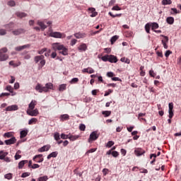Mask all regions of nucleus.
Returning a JSON list of instances; mask_svg holds the SVG:
<instances>
[{
	"instance_id": "1",
	"label": "nucleus",
	"mask_w": 181,
	"mask_h": 181,
	"mask_svg": "<svg viewBox=\"0 0 181 181\" xmlns=\"http://www.w3.org/2000/svg\"><path fill=\"white\" fill-rule=\"evenodd\" d=\"M53 88V83H47L45 84V86H42L40 83H37L35 86L36 91L38 93H47L49 90H52Z\"/></svg>"
},
{
	"instance_id": "2",
	"label": "nucleus",
	"mask_w": 181,
	"mask_h": 181,
	"mask_svg": "<svg viewBox=\"0 0 181 181\" xmlns=\"http://www.w3.org/2000/svg\"><path fill=\"white\" fill-rule=\"evenodd\" d=\"M8 52V49L6 47H4L0 49V62H5L9 59V55L6 54Z\"/></svg>"
},
{
	"instance_id": "3",
	"label": "nucleus",
	"mask_w": 181,
	"mask_h": 181,
	"mask_svg": "<svg viewBox=\"0 0 181 181\" xmlns=\"http://www.w3.org/2000/svg\"><path fill=\"white\" fill-rule=\"evenodd\" d=\"M33 160H34V162H36L37 163H42V162H43L44 160L43 155L38 154L35 156L33 158Z\"/></svg>"
},
{
	"instance_id": "4",
	"label": "nucleus",
	"mask_w": 181,
	"mask_h": 181,
	"mask_svg": "<svg viewBox=\"0 0 181 181\" xmlns=\"http://www.w3.org/2000/svg\"><path fill=\"white\" fill-rule=\"evenodd\" d=\"M27 114L30 117H37V115H39V110L37 109L28 110Z\"/></svg>"
},
{
	"instance_id": "5",
	"label": "nucleus",
	"mask_w": 181,
	"mask_h": 181,
	"mask_svg": "<svg viewBox=\"0 0 181 181\" xmlns=\"http://www.w3.org/2000/svg\"><path fill=\"white\" fill-rule=\"evenodd\" d=\"M57 49L58 50H59V53H61L64 56H67V54H69V49H67V48L63 46H58Z\"/></svg>"
},
{
	"instance_id": "6",
	"label": "nucleus",
	"mask_w": 181,
	"mask_h": 181,
	"mask_svg": "<svg viewBox=\"0 0 181 181\" xmlns=\"http://www.w3.org/2000/svg\"><path fill=\"white\" fill-rule=\"evenodd\" d=\"M99 136H100L98 134H97V132L96 131L93 132L90 134V136H89V139H88V142H90V141H97V139H98Z\"/></svg>"
},
{
	"instance_id": "7",
	"label": "nucleus",
	"mask_w": 181,
	"mask_h": 181,
	"mask_svg": "<svg viewBox=\"0 0 181 181\" xmlns=\"http://www.w3.org/2000/svg\"><path fill=\"white\" fill-rule=\"evenodd\" d=\"M49 36L51 37H55L56 39H62V36H63V35L59 32H52L49 33Z\"/></svg>"
},
{
	"instance_id": "8",
	"label": "nucleus",
	"mask_w": 181,
	"mask_h": 181,
	"mask_svg": "<svg viewBox=\"0 0 181 181\" xmlns=\"http://www.w3.org/2000/svg\"><path fill=\"white\" fill-rule=\"evenodd\" d=\"M88 11H89L90 13H91L90 15V18H95V16H97V15H98V13L97 11H95V8L90 7L88 8Z\"/></svg>"
},
{
	"instance_id": "9",
	"label": "nucleus",
	"mask_w": 181,
	"mask_h": 181,
	"mask_svg": "<svg viewBox=\"0 0 181 181\" xmlns=\"http://www.w3.org/2000/svg\"><path fill=\"white\" fill-rule=\"evenodd\" d=\"M134 153L136 156H141V155H144L145 153V150L138 148L134 150Z\"/></svg>"
},
{
	"instance_id": "10",
	"label": "nucleus",
	"mask_w": 181,
	"mask_h": 181,
	"mask_svg": "<svg viewBox=\"0 0 181 181\" xmlns=\"http://www.w3.org/2000/svg\"><path fill=\"white\" fill-rule=\"evenodd\" d=\"M19 110V107H18L17 105H12L10 106H8L6 108V111H18Z\"/></svg>"
},
{
	"instance_id": "11",
	"label": "nucleus",
	"mask_w": 181,
	"mask_h": 181,
	"mask_svg": "<svg viewBox=\"0 0 181 181\" xmlns=\"http://www.w3.org/2000/svg\"><path fill=\"white\" fill-rule=\"evenodd\" d=\"M16 138L11 137L10 139L5 140L4 143L6 145H13V144H16Z\"/></svg>"
},
{
	"instance_id": "12",
	"label": "nucleus",
	"mask_w": 181,
	"mask_h": 181,
	"mask_svg": "<svg viewBox=\"0 0 181 181\" xmlns=\"http://www.w3.org/2000/svg\"><path fill=\"white\" fill-rule=\"evenodd\" d=\"M25 33V30L23 28H18L12 32L13 35L15 36H19V35H22V33Z\"/></svg>"
},
{
	"instance_id": "13",
	"label": "nucleus",
	"mask_w": 181,
	"mask_h": 181,
	"mask_svg": "<svg viewBox=\"0 0 181 181\" xmlns=\"http://www.w3.org/2000/svg\"><path fill=\"white\" fill-rule=\"evenodd\" d=\"M16 16L17 18H20V19H22L23 18H26V16H28V14L23 12L17 11L16 13Z\"/></svg>"
},
{
	"instance_id": "14",
	"label": "nucleus",
	"mask_w": 181,
	"mask_h": 181,
	"mask_svg": "<svg viewBox=\"0 0 181 181\" xmlns=\"http://www.w3.org/2000/svg\"><path fill=\"white\" fill-rule=\"evenodd\" d=\"M50 149V145H45L38 149V152H46Z\"/></svg>"
},
{
	"instance_id": "15",
	"label": "nucleus",
	"mask_w": 181,
	"mask_h": 181,
	"mask_svg": "<svg viewBox=\"0 0 181 181\" xmlns=\"http://www.w3.org/2000/svg\"><path fill=\"white\" fill-rule=\"evenodd\" d=\"M37 104V102L36 100H32L30 103L28 105V110H35V107H36Z\"/></svg>"
},
{
	"instance_id": "16",
	"label": "nucleus",
	"mask_w": 181,
	"mask_h": 181,
	"mask_svg": "<svg viewBox=\"0 0 181 181\" xmlns=\"http://www.w3.org/2000/svg\"><path fill=\"white\" fill-rule=\"evenodd\" d=\"M109 62L110 63H117L118 59H117V57L114 55H109Z\"/></svg>"
},
{
	"instance_id": "17",
	"label": "nucleus",
	"mask_w": 181,
	"mask_h": 181,
	"mask_svg": "<svg viewBox=\"0 0 181 181\" xmlns=\"http://www.w3.org/2000/svg\"><path fill=\"white\" fill-rule=\"evenodd\" d=\"M29 162L28 160H23L18 163V169H23L25 163Z\"/></svg>"
},
{
	"instance_id": "18",
	"label": "nucleus",
	"mask_w": 181,
	"mask_h": 181,
	"mask_svg": "<svg viewBox=\"0 0 181 181\" xmlns=\"http://www.w3.org/2000/svg\"><path fill=\"white\" fill-rule=\"evenodd\" d=\"M8 155V152H4V151H0V159L1 160H4L6 156Z\"/></svg>"
},
{
	"instance_id": "19",
	"label": "nucleus",
	"mask_w": 181,
	"mask_h": 181,
	"mask_svg": "<svg viewBox=\"0 0 181 181\" xmlns=\"http://www.w3.org/2000/svg\"><path fill=\"white\" fill-rule=\"evenodd\" d=\"M74 36L76 37V39H83V37H86V34L77 33L74 34Z\"/></svg>"
},
{
	"instance_id": "20",
	"label": "nucleus",
	"mask_w": 181,
	"mask_h": 181,
	"mask_svg": "<svg viewBox=\"0 0 181 181\" xmlns=\"http://www.w3.org/2000/svg\"><path fill=\"white\" fill-rule=\"evenodd\" d=\"M166 22L167 23H168V25H173L175 22V18L173 17H168L166 19Z\"/></svg>"
},
{
	"instance_id": "21",
	"label": "nucleus",
	"mask_w": 181,
	"mask_h": 181,
	"mask_svg": "<svg viewBox=\"0 0 181 181\" xmlns=\"http://www.w3.org/2000/svg\"><path fill=\"white\" fill-rule=\"evenodd\" d=\"M43 59H45V56L43 55L36 56L35 57V63H39L40 60H43Z\"/></svg>"
},
{
	"instance_id": "22",
	"label": "nucleus",
	"mask_w": 181,
	"mask_h": 181,
	"mask_svg": "<svg viewBox=\"0 0 181 181\" xmlns=\"http://www.w3.org/2000/svg\"><path fill=\"white\" fill-rule=\"evenodd\" d=\"M150 26L152 30H155V29H158L159 28V24H158L157 23H150Z\"/></svg>"
},
{
	"instance_id": "23",
	"label": "nucleus",
	"mask_w": 181,
	"mask_h": 181,
	"mask_svg": "<svg viewBox=\"0 0 181 181\" xmlns=\"http://www.w3.org/2000/svg\"><path fill=\"white\" fill-rule=\"evenodd\" d=\"M37 25L39 26H40V28L42 30H45V29H46V28H47V26L46 25H45V23L42 22V21H37Z\"/></svg>"
},
{
	"instance_id": "24",
	"label": "nucleus",
	"mask_w": 181,
	"mask_h": 181,
	"mask_svg": "<svg viewBox=\"0 0 181 181\" xmlns=\"http://www.w3.org/2000/svg\"><path fill=\"white\" fill-rule=\"evenodd\" d=\"M59 153L57 151H54L47 156V159H50L51 158H56Z\"/></svg>"
},
{
	"instance_id": "25",
	"label": "nucleus",
	"mask_w": 181,
	"mask_h": 181,
	"mask_svg": "<svg viewBox=\"0 0 181 181\" xmlns=\"http://www.w3.org/2000/svg\"><path fill=\"white\" fill-rule=\"evenodd\" d=\"M28 135V130H22L20 132V138H25Z\"/></svg>"
},
{
	"instance_id": "26",
	"label": "nucleus",
	"mask_w": 181,
	"mask_h": 181,
	"mask_svg": "<svg viewBox=\"0 0 181 181\" xmlns=\"http://www.w3.org/2000/svg\"><path fill=\"white\" fill-rule=\"evenodd\" d=\"M37 122V119L33 117L28 122V125H33V124H36Z\"/></svg>"
},
{
	"instance_id": "27",
	"label": "nucleus",
	"mask_w": 181,
	"mask_h": 181,
	"mask_svg": "<svg viewBox=\"0 0 181 181\" xmlns=\"http://www.w3.org/2000/svg\"><path fill=\"white\" fill-rule=\"evenodd\" d=\"M78 138H80V136L78 135H71L69 136V139H70V141H76Z\"/></svg>"
},
{
	"instance_id": "28",
	"label": "nucleus",
	"mask_w": 181,
	"mask_h": 181,
	"mask_svg": "<svg viewBox=\"0 0 181 181\" xmlns=\"http://www.w3.org/2000/svg\"><path fill=\"white\" fill-rule=\"evenodd\" d=\"M61 121H67L69 119L70 117L69 115H61Z\"/></svg>"
},
{
	"instance_id": "29",
	"label": "nucleus",
	"mask_w": 181,
	"mask_h": 181,
	"mask_svg": "<svg viewBox=\"0 0 181 181\" xmlns=\"http://www.w3.org/2000/svg\"><path fill=\"white\" fill-rule=\"evenodd\" d=\"M118 35H114L113 37H112L110 39L111 45H114V43H115V42L118 40Z\"/></svg>"
},
{
	"instance_id": "30",
	"label": "nucleus",
	"mask_w": 181,
	"mask_h": 181,
	"mask_svg": "<svg viewBox=\"0 0 181 181\" xmlns=\"http://www.w3.org/2000/svg\"><path fill=\"white\" fill-rule=\"evenodd\" d=\"M4 138H13V134L12 132H6L4 134Z\"/></svg>"
},
{
	"instance_id": "31",
	"label": "nucleus",
	"mask_w": 181,
	"mask_h": 181,
	"mask_svg": "<svg viewBox=\"0 0 181 181\" xmlns=\"http://www.w3.org/2000/svg\"><path fill=\"white\" fill-rule=\"evenodd\" d=\"M145 30L146 32L147 33H149L150 30H151V23H148L146 25H145Z\"/></svg>"
},
{
	"instance_id": "32",
	"label": "nucleus",
	"mask_w": 181,
	"mask_h": 181,
	"mask_svg": "<svg viewBox=\"0 0 181 181\" xmlns=\"http://www.w3.org/2000/svg\"><path fill=\"white\" fill-rule=\"evenodd\" d=\"M66 87H67L66 84H62V85L59 86V91H64V90H66Z\"/></svg>"
},
{
	"instance_id": "33",
	"label": "nucleus",
	"mask_w": 181,
	"mask_h": 181,
	"mask_svg": "<svg viewBox=\"0 0 181 181\" xmlns=\"http://www.w3.org/2000/svg\"><path fill=\"white\" fill-rule=\"evenodd\" d=\"M49 180V177L47 175L40 177L38 178V181H47Z\"/></svg>"
},
{
	"instance_id": "34",
	"label": "nucleus",
	"mask_w": 181,
	"mask_h": 181,
	"mask_svg": "<svg viewBox=\"0 0 181 181\" xmlns=\"http://www.w3.org/2000/svg\"><path fill=\"white\" fill-rule=\"evenodd\" d=\"M54 138L55 141H60V134H59V132L54 133Z\"/></svg>"
},
{
	"instance_id": "35",
	"label": "nucleus",
	"mask_w": 181,
	"mask_h": 181,
	"mask_svg": "<svg viewBox=\"0 0 181 181\" xmlns=\"http://www.w3.org/2000/svg\"><path fill=\"white\" fill-rule=\"evenodd\" d=\"M103 115H105V117H110L111 115V111H103L102 112Z\"/></svg>"
},
{
	"instance_id": "36",
	"label": "nucleus",
	"mask_w": 181,
	"mask_h": 181,
	"mask_svg": "<svg viewBox=\"0 0 181 181\" xmlns=\"http://www.w3.org/2000/svg\"><path fill=\"white\" fill-rule=\"evenodd\" d=\"M70 84H76L78 83V78H74L69 81Z\"/></svg>"
},
{
	"instance_id": "37",
	"label": "nucleus",
	"mask_w": 181,
	"mask_h": 181,
	"mask_svg": "<svg viewBox=\"0 0 181 181\" xmlns=\"http://www.w3.org/2000/svg\"><path fill=\"white\" fill-rule=\"evenodd\" d=\"M163 5H170L172 4V0H163Z\"/></svg>"
},
{
	"instance_id": "38",
	"label": "nucleus",
	"mask_w": 181,
	"mask_h": 181,
	"mask_svg": "<svg viewBox=\"0 0 181 181\" xmlns=\"http://www.w3.org/2000/svg\"><path fill=\"white\" fill-rule=\"evenodd\" d=\"M78 49L79 52H86V50H87V46H79Z\"/></svg>"
},
{
	"instance_id": "39",
	"label": "nucleus",
	"mask_w": 181,
	"mask_h": 181,
	"mask_svg": "<svg viewBox=\"0 0 181 181\" xmlns=\"http://www.w3.org/2000/svg\"><path fill=\"white\" fill-rule=\"evenodd\" d=\"M120 61H122L123 63H127V64H129L130 63L129 59L125 57L121 58Z\"/></svg>"
},
{
	"instance_id": "40",
	"label": "nucleus",
	"mask_w": 181,
	"mask_h": 181,
	"mask_svg": "<svg viewBox=\"0 0 181 181\" xmlns=\"http://www.w3.org/2000/svg\"><path fill=\"white\" fill-rule=\"evenodd\" d=\"M113 90L112 89H108L107 91L105 92V97H107L108 95H110V94L112 93H113Z\"/></svg>"
},
{
	"instance_id": "41",
	"label": "nucleus",
	"mask_w": 181,
	"mask_h": 181,
	"mask_svg": "<svg viewBox=\"0 0 181 181\" xmlns=\"http://www.w3.org/2000/svg\"><path fill=\"white\" fill-rule=\"evenodd\" d=\"M5 179H7L8 180H11L12 179V173H8L4 175Z\"/></svg>"
},
{
	"instance_id": "42",
	"label": "nucleus",
	"mask_w": 181,
	"mask_h": 181,
	"mask_svg": "<svg viewBox=\"0 0 181 181\" xmlns=\"http://www.w3.org/2000/svg\"><path fill=\"white\" fill-rule=\"evenodd\" d=\"M109 57L110 55H105L102 57L101 59L103 60V62H109Z\"/></svg>"
},
{
	"instance_id": "43",
	"label": "nucleus",
	"mask_w": 181,
	"mask_h": 181,
	"mask_svg": "<svg viewBox=\"0 0 181 181\" xmlns=\"http://www.w3.org/2000/svg\"><path fill=\"white\" fill-rule=\"evenodd\" d=\"M169 39L168 37H165L164 39L162 40V43L163 46H166V43H168Z\"/></svg>"
},
{
	"instance_id": "44",
	"label": "nucleus",
	"mask_w": 181,
	"mask_h": 181,
	"mask_svg": "<svg viewBox=\"0 0 181 181\" xmlns=\"http://www.w3.org/2000/svg\"><path fill=\"white\" fill-rule=\"evenodd\" d=\"M7 5H8V6H15L16 4L15 3V1L11 0L7 3Z\"/></svg>"
},
{
	"instance_id": "45",
	"label": "nucleus",
	"mask_w": 181,
	"mask_h": 181,
	"mask_svg": "<svg viewBox=\"0 0 181 181\" xmlns=\"http://www.w3.org/2000/svg\"><path fill=\"white\" fill-rule=\"evenodd\" d=\"M95 151H97V148H91L86 153V155H88V153H94Z\"/></svg>"
},
{
	"instance_id": "46",
	"label": "nucleus",
	"mask_w": 181,
	"mask_h": 181,
	"mask_svg": "<svg viewBox=\"0 0 181 181\" xmlns=\"http://www.w3.org/2000/svg\"><path fill=\"white\" fill-rule=\"evenodd\" d=\"M114 144H115L114 141H110L107 142L106 146H107V148H111V146H112L114 145Z\"/></svg>"
},
{
	"instance_id": "47",
	"label": "nucleus",
	"mask_w": 181,
	"mask_h": 181,
	"mask_svg": "<svg viewBox=\"0 0 181 181\" xmlns=\"http://www.w3.org/2000/svg\"><path fill=\"white\" fill-rule=\"evenodd\" d=\"M80 131H86V124H81L79 126Z\"/></svg>"
},
{
	"instance_id": "48",
	"label": "nucleus",
	"mask_w": 181,
	"mask_h": 181,
	"mask_svg": "<svg viewBox=\"0 0 181 181\" xmlns=\"http://www.w3.org/2000/svg\"><path fill=\"white\" fill-rule=\"evenodd\" d=\"M112 155L114 158H118L119 153H118V151H112Z\"/></svg>"
},
{
	"instance_id": "49",
	"label": "nucleus",
	"mask_w": 181,
	"mask_h": 181,
	"mask_svg": "<svg viewBox=\"0 0 181 181\" xmlns=\"http://www.w3.org/2000/svg\"><path fill=\"white\" fill-rule=\"evenodd\" d=\"M6 35V30L4 29H0V36H4Z\"/></svg>"
},
{
	"instance_id": "50",
	"label": "nucleus",
	"mask_w": 181,
	"mask_h": 181,
	"mask_svg": "<svg viewBox=\"0 0 181 181\" xmlns=\"http://www.w3.org/2000/svg\"><path fill=\"white\" fill-rule=\"evenodd\" d=\"M6 90H7V91H9L10 93H13V88H12V86H7Z\"/></svg>"
},
{
	"instance_id": "51",
	"label": "nucleus",
	"mask_w": 181,
	"mask_h": 181,
	"mask_svg": "<svg viewBox=\"0 0 181 181\" xmlns=\"http://www.w3.org/2000/svg\"><path fill=\"white\" fill-rule=\"evenodd\" d=\"M12 26H13V23H10L9 24H6L5 25V28L6 29H11V28H12Z\"/></svg>"
},
{
	"instance_id": "52",
	"label": "nucleus",
	"mask_w": 181,
	"mask_h": 181,
	"mask_svg": "<svg viewBox=\"0 0 181 181\" xmlns=\"http://www.w3.org/2000/svg\"><path fill=\"white\" fill-rule=\"evenodd\" d=\"M28 176H30V173H23L21 175V177H28Z\"/></svg>"
},
{
	"instance_id": "53",
	"label": "nucleus",
	"mask_w": 181,
	"mask_h": 181,
	"mask_svg": "<svg viewBox=\"0 0 181 181\" xmlns=\"http://www.w3.org/2000/svg\"><path fill=\"white\" fill-rule=\"evenodd\" d=\"M149 75L151 77H155L156 76V74L155 73V71H153V70L151 69L149 71Z\"/></svg>"
},
{
	"instance_id": "54",
	"label": "nucleus",
	"mask_w": 181,
	"mask_h": 181,
	"mask_svg": "<svg viewBox=\"0 0 181 181\" xmlns=\"http://www.w3.org/2000/svg\"><path fill=\"white\" fill-rule=\"evenodd\" d=\"M170 54H172V51L170 50H167L165 53V57H169V56H170Z\"/></svg>"
},
{
	"instance_id": "55",
	"label": "nucleus",
	"mask_w": 181,
	"mask_h": 181,
	"mask_svg": "<svg viewBox=\"0 0 181 181\" xmlns=\"http://www.w3.org/2000/svg\"><path fill=\"white\" fill-rule=\"evenodd\" d=\"M69 135H66L65 134H61V138L62 139H69Z\"/></svg>"
},
{
	"instance_id": "56",
	"label": "nucleus",
	"mask_w": 181,
	"mask_h": 181,
	"mask_svg": "<svg viewBox=\"0 0 181 181\" xmlns=\"http://www.w3.org/2000/svg\"><path fill=\"white\" fill-rule=\"evenodd\" d=\"M112 11H121V8L118 6H115L112 7Z\"/></svg>"
},
{
	"instance_id": "57",
	"label": "nucleus",
	"mask_w": 181,
	"mask_h": 181,
	"mask_svg": "<svg viewBox=\"0 0 181 181\" xmlns=\"http://www.w3.org/2000/svg\"><path fill=\"white\" fill-rule=\"evenodd\" d=\"M38 168H40L39 164H33V166H31V169H38Z\"/></svg>"
},
{
	"instance_id": "58",
	"label": "nucleus",
	"mask_w": 181,
	"mask_h": 181,
	"mask_svg": "<svg viewBox=\"0 0 181 181\" xmlns=\"http://www.w3.org/2000/svg\"><path fill=\"white\" fill-rule=\"evenodd\" d=\"M26 47L25 46H22V47H17L16 48V50H18V52H21V50H23Z\"/></svg>"
},
{
	"instance_id": "59",
	"label": "nucleus",
	"mask_w": 181,
	"mask_h": 181,
	"mask_svg": "<svg viewBox=\"0 0 181 181\" xmlns=\"http://www.w3.org/2000/svg\"><path fill=\"white\" fill-rule=\"evenodd\" d=\"M168 107H169V111H173V103H169Z\"/></svg>"
},
{
	"instance_id": "60",
	"label": "nucleus",
	"mask_w": 181,
	"mask_h": 181,
	"mask_svg": "<svg viewBox=\"0 0 181 181\" xmlns=\"http://www.w3.org/2000/svg\"><path fill=\"white\" fill-rule=\"evenodd\" d=\"M114 76H115V74H114L112 71H110V72L107 73V77H114Z\"/></svg>"
},
{
	"instance_id": "61",
	"label": "nucleus",
	"mask_w": 181,
	"mask_h": 181,
	"mask_svg": "<svg viewBox=\"0 0 181 181\" xmlns=\"http://www.w3.org/2000/svg\"><path fill=\"white\" fill-rule=\"evenodd\" d=\"M168 112H169V118H173V110H168Z\"/></svg>"
},
{
	"instance_id": "62",
	"label": "nucleus",
	"mask_w": 181,
	"mask_h": 181,
	"mask_svg": "<svg viewBox=\"0 0 181 181\" xmlns=\"http://www.w3.org/2000/svg\"><path fill=\"white\" fill-rule=\"evenodd\" d=\"M171 11H173L174 12V13H176V14L180 13V11H178L177 9H176V8H172Z\"/></svg>"
},
{
	"instance_id": "63",
	"label": "nucleus",
	"mask_w": 181,
	"mask_h": 181,
	"mask_svg": "<svg viewBox=\"0 0 181 181\" xmlns=\"http://www.w3.org/2000/svg\"><path fill=\"white\" fill-rule=\"evenodd\" d=\"M120 152H121L122 155H123V156H125V155H127V150H125L124 148H122L120 150Z\"/></svg>"
},
{
	"instance_id": "64",
	"label": "nucleus",
	"mask_w": 181,
	"mask_h": 181,
	"mask_svg": "<svg viewBox=\"0 0 181 181\" xmlns=\"http://www.w3.org/2000/svg\"><path fill=\"white\" fill-rule=\"evenodd\" d=\"M14 158H15L16 160H18V159H21V158H22V156H21V155H19L18 153H16Z\"/></svg>"
}]
</instances>
